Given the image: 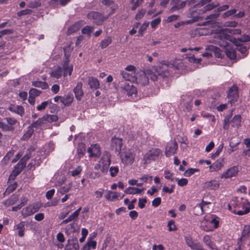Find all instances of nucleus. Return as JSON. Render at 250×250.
<instances>
[{
    "label": "nucleus",
    "instance_id": "1",
    "mask_svg": "<svg viewBox=\"0 0 250 250\" xmlns=\"http://www.w3.org/2000/svg\"><path fill=\"white\" fill-rule=\"evenodd\" d=\"M233 210L232 212L238 215H243L250 212V203L247 199L234 197L232 199Z\"/></svg>",
    "mask_w": 250,
    "mask_h": 250
},
{
    "label": "nucleus",
    "instance_id": "2",
    "mask_svg": "<svg viewBox=\"0 0 250 250\" xmlns=\"http://www.w3.org/2000/svg\"><path fill=\"white\" fill-rule=\"evenodd\" d=\"M146 74H147L149 78L153 82L158 81L161 78H166L169 75L168 71L166 68H164L163 65L158 66L155 72H153L150 70H146Z\"/></svg>",
    "mask_w": 250,
    "mask_h": 250
},
{
    "label": "nucleus",
    "instance_id": "3",
    "mask_svg": "<svg viewBox=\"0 0 250 250\" xmlns=\"http://www.w3.org/2000/svg\"><path fill=\"white\" fill-rule=\"evenodd\" d=\"M217 42L221 47L228 48L229 47L230 42L237 45L236 39L232 36L222 33L217 35Z\"/></svg>",
    "mask_w": 250,
    "mask_h": 250
},
{
    "label": "nucleus",
    "instance_id": "4",
    "mask_svg": "<svg viewBox=\"0 0 250 250\" xmlns=\"http://www.w3.org/2000/svg\"><path fill=\"white\" fill-rule=\"evenodd\" d=\"M238 87L235 84L230 87L227 92V97L229 99L228 103L231 106H235L238 104L239 99Z\"/></svg>",
    "mask_w": 250,
    "mask_h": 250
},
{
    "label": "nucleus",
    "instance_id": "5",
    "mask_svg": "<svg viewBox=\"0 0 250 250\" xmlns=\"http://www.w3.org/2000/svg\"><path fill=\"white\" fill-rule=\"evenodd\" d=\"M4 120H6L7 124L0 122V128L4 132L13 131L15 130L14 125L17 123V120L11 117H6Z\"/></svg>",
    "mask_w": 250,
    "mask_h": 250
},
{
    "label": "nucleus",
    "instance_id": "6",
    "mask_svg": "<svg viewBox=\"0 0 250 250\" xmlns=\"http://www.w3.org/2000/svg\"><path fill=\"white\" fill-rule=\"evenodd\" d=\"M89 20H92L93 22L97 25H101L103 22L108 19V16L105 17L102 14L95 11H91L87 15Z\"/></svg>",
    "mask_w": 250,
    "mask_h": 250
},
{
    "label": "nucleus",
    "instance_id": "7",
    "mask_svg": "<svg viewBox=\"0 0 250 250\" xmlns=\"http://www.w3.org/2000/svg\"><path fill=\"white\" fill-rule=\"evenodd\" d=\"M162 154L161 150L159 148H152L144 156V160L146 163H149L151 160L155 161L159 158Z\"/></svg>",
    "mask_w": 250,
    "mask_h": 250
},
{
    "label": "nucleus",
    "instance_id": "8",
    "mask_svg": "<svg viewBox=\"0 0 250 250\" xmlns=\"http://www.w3.org/2000/svg\"><path fill=\"white\" fill-rule=\"evenodd\" d=\"M134 154L129 151L124 152L121 155L122 162L125 165H131L134 161Z\"/></svg>",
    "mask_w": 250,
    "mask_h": 250
},
{
    "label": "nucleus",
    "instance_id": "9",
    "mask_svg": "<svg viewBox=\"0 0 250 250\" xmlns=\"http://www.w3.org/2000/svg\"><path fill=\"white\" fill-rule=\"evenodd\" d=\"M178 148V144L175 141L169 142L166 147L165 154L167 157L174 155Z\"/></svg>",
    "mask_w": 250,
    "mask_h": 250
},
{
    "label": "nucleus",
    "instance_id": "10",
    "mask_svg": "<svg viewBox=\"0 0 250 250\" xmlns=\"http://www.w3.org/2000/svg\"><path fill=\"white\" fill-rule=\"evenodd\" d=\"M123 146L122 139L114 137L111 140V149L115 152L120 153Z\"/></svg>",
    "mask_w": 250,
    "mask_h": 250
},
{
    "label": "nucleus",
    "instance_id": "11",
    "mask_svg": "<svg viewBox=\"0 0 250 250\" xmlns=\"http://www.w3.org/2000/svg\"><path fill=\"white\" fill-rule=\"evenodd\" d=\"M186 244L192 250H204L203 246L199 242H194L191 237H185Z\"/></svg>",
    "mask_w": 250,
    "mask_h": 250
},
{
    "label": "nucleus",
    "instance_id": "12",
    "mask_svg": "<svg viewBox=\"0 0 250 250\" xmlns=\"http://www.w3.org/2000/svg\"><path fill=\"white\" fill-rule=\"evenodd\" d=\"M87 151L90 154V157H98L101 155L100 146L97 144L92 145L91 146L88 148Z\"/></svg>",
    "mask_w": 250,
    "mask_h": 250
},
{
    "label": "nucleus",
    "instance_id": "13",
    "mask_svg": "<svg viewBox=\"0 0 250 250\" xmlns=\"http://www.w3.org/2000/svg\"><path fill=\"white\" fill-rule=\"evenodd\" d=\"M136 81L138 84L141 86H145L149 83V77L146 74V70L139 77L136 78Z\"/></svg>",
    "mask_w": 250,
    "mask_h": 250
},
{
    "label": "nucleus",
    "instance_id": "14",
    "mask_svg": "<svg viewBox=\"0 0 250 250\" xmlns=\"http://www.w3.org/2000/svg\"><path fill=\"white\" fill-rule=\"evenodd\" d=\"M238 172V167H233L229 168L226 172H224L221 175V178H229L235 176Z\"/></svg>",
    "mask_w": 250,
    "mask_h": 250
},
{
    "label": "nucleus",
    "instance_id": "15",
    "mask_svg": "<svg viewBox=\"0 0 250 250\" xmlns=\"http://www.w3.org/2000/svg\"><path fill=\"white\" fill-rule=\"evenodd\" d=\"M68 62L69 59L68 57H66L62 63L64 77H66L67 75H71L73 71L72 65H69Z\"/></svg>",
    "mask_w": 250,
    "mask_h": 250
},
{
    "label": "nucleus",
    "instance_id": "16",
    "mask_svg": "<svg viewBox=\"0 0 250 250\" xmlns=\"http://www.w3.org/2000/svg\"><path fill=\"white\" fill-rule=\"evenodd\" d=\"M220 184L216 180H213L204 183L203 188L208 190H216L219 188Z\"/></svg>",
    "mask_w": 250,
    "mask_h": 250
},
{
    "label": "nucleus",
    "instance_id": "17",
    "mask_svg": "<svg viewBox=\"0 0 250 250\" xmlns=\"http://www.w3.org/2000/svg\"><path fill=\"white\" fill-rule=\"evenodd\" d=\"M186 99H188L189 101L184 104L185 108L184 109V111L186 112H190L191 110L192 107V100L191 99L190 97L187 95H182L181 97V103H184Z\"/></svg>",
    "mask_w": 250,
    "mask_h": 250
},
{
    "label": "nucleus",
    "instance_id": "18",
    "mask_svg": "<svg viewBox=\"0 0 250 250\" xmlns=\"http://www.w3.org/2000/svg\"><path fill=\"white\" fill-rule=\"evenodd\" d=\"M185 2L181 0H172L171 3L173 4L172 7L170 8V11L174 12L176 10L181 9L185 6Z\"/></svg>",
    "mask_w": 250,
    "mask_h": 250
},
{
    "label": "nucleus",
    "instance_id": "19",
    "mask_svg": "<svg viewBox=\"0 0 250 250\" xmlns=\"http://www.w3.org/2000/svg\"><path fill=\"white\" fill-rule=\"evenodd\" d=\"M82 83L79 82L77 83L76 86L73 89L75 98L78 101H80L84 94L83 91L82 89Z\"/></svg>",
    "mask_w": 250,
    "mask_h": 250
},
{
    "label": "nucleus",
    "instance_id": "20",
    "mask_svg": "<svg viewBox=\"0 0 250 250\" xmlns=\"http://www.w3.org/2000/svg\"><path fill=\"white\" fill-rule=\"evenodd\" d=\"M8 110L10 111L16 113L21 116H22L24 113V109L21 105H10L8 107Z\"/></svg>",
    "mask_w": 250,
    "mask_h": 250
},
{
    "label": "nucleus",
    "instance_id": "21",
    "mask_svg": "<svg viewBox=\"0 0 250 250\" xmlns=\"http://www.w3.org/2000/svg\"><path fill=\"white\" fill-rule=\"evenodd\" d=\"M82 209V207H80L77 210H76L71 215H70L67 218L63 220L61 225H63L69 223V222L72 221L75 219H76L80 212V211Z\"/></svg>",
    "mask_w": 250,
    "mask_h": 250
},
{
    "label": "nucleus",
    "instance_id": "22",
    "mask_svg": "<svg viewBox=\"0 0 250 250\" xmlns=\"http://www.w3.org/2000/svg\"><path fill=\"white\" fill-rule=\"evenodd\" d=\"M250 234V225H245L242 232V235L240 238L238 239V243L239 244V243L242 241H245L247 239Z\"/></svg>",
    "mask_w": 250,
    "mask_h": 250
},
{
    "label": "nucleus",
    "instance_id": "23",
    "mask_svg": "<svg viewBox=\"0 0 250 250\" xmlns=\"http://www.w3.org/2000/svg\"><path fill=\"white\" fill-rule=\"evenodd\" d=\"M220 14L219 13L215 12L214 13L211 14L209 16H207L206 20V21L203 22V25H206L208 24H213L216 22V21L217 18L219 16Z\"/></svg>",
    "mask_w": 250,
    "mask_h": 250
},
{
    "label": "nucleus",
    "instance_id": "24",
    "mask_svg": "<svg viewBox=\"0 0 250 250\" xmlns=\"http://www.w3.org/2000/svg\"><path fill=\"white\" fill-rule=\"evenodd\" d=\"M88 84L92 89L96 90L100 87V83L98 80L93 77L88 78Z\"/></svg>",
    "mask_w": 250,
    "mask_h": 250
},
{
    "label": "nucleus",
    "instance_id": "25",
    "mask_svg": "<svg viewBox=\"0 0 250 250\" xmlns=\"http://www.w3.org/2000/svg\"><path fill=\"white\" fill-rule=\"evenodd\" d=\"M26 162H23V160H21L15 166L14 170L13 173L15 176L18 175L25 167Z\"/></svg>",
    "mask_w": 250,
    "mask_h": 250
},
{
    "label": "nucleus",
    "instance_id": "26",
    "mask_svg": "<svg viewBox=\"0 0 250 250\" xmlns=\"http://www.w3.org/2000/svg\"><path fill=\"white\" fill-rule=\"evenodd\" d=\"M241 116L240 115H235L232 119L230 120L231 126L238 129L241 126Z\"/></svg>",
    "mask_w": 250,
    "mask_h": 250
},
{
    "label": "nucleus",
    "instance_id": "27",
    "mask_svg": "<svg viewBox=\"0 0 250 250\" xmlns=\"http://www.w3.org/2000/svg\"><path fill=\"white\" fill-rule=\"evenodd\" d=\"M122 87L126 92L127 95L129 96H132L137 92L136 88L133 85H130L128 83L125 84Z\"/></svg>",
    "mask_w": 250,
    "mask_h": 250
},
{
    "label": "nucleus",
    "instance_id": "28",
    "mask_svg": "<svg viewBox=\"0 0 250 250\" xmlns=\"http://www.w3.org/2000/svg\"><path fill=\"white\" fill-rule=\"evenodd\" d=\"M25 225V222L21 221L15 226V228L18 230V235L21 237L24 235Z\"/></svg>",
    "mask_w": 250,
    "mask_h": 250
},
{
    "label": "nucleus",
    "instance_id": "29",
    "mask_svg": "<svg viewBox=\"0 0 250 250\" xmlns=\"http://www.w3.org/2000/svg\"><path fill=\"white\" fill-rule=\"evenodd\" d=\"M73 96L72 94H68L65 97H62L61 102L64 106L69 105L73 101Z\"/></svg>",
    "mask_w": 250,
    "mask_h": 250
},
{
    "label": "nucleus",
    "instance_id": "30",
    "mask_svg": "<svg viewBox=\"0 0 250 250\" xmlns=\"http://www.w3.org/2000/svg\"><path fill=\"white\" fill-rule=\"evenodd\" d=\"M77 151L78 157L80 159L84 155L85 153V145L83 143H79Z\"/></svg>",
    "mask_w": 250,
    "mask_h": 250
},
{
    "label": "nucleus",
    "instance_id": "31",
    "mask_svg": "<svg viewBox=\"0 0 250 250\" xmlns=\"http://www.w3.org/2000/svg\"><path fill=\"white\" fill-rule=\"evenodd\" d=\"M203 242L211 250L216 249L215 245L211 240V237L209 235H205L203 239Z\"/></svg>",
    "mask_w": 250,
    "mask_h": 250
},
{
    "label": "nucleus",
    "instance_id": "32",
    "mask_svg": "<svg viewBox=\"0 0 250 250\" xmlns=\"http://www.w3.org/2000/svg\"><path fill=\"white\" fill-rule=\"evenodd\" d=\"M223 159L221 161L217 160L210 166V169L212 171H217L220 169L223 166Z\"/></svg>",
    "mask_w": 250,
    "mask_h": 250
},
{
    "label": "nucleus",
    "instance_id": "33",
    "mask_svg": "<svg viewBox=\"0 0 250 250\" xmlns=\"http://www.w3.org/2000/svg\"><path fill=\"white\" fill-rule=\"evenodd\" d=\"M32 85L36 87L41 88L42 89H46L48 88V85L47 83L42 81H33Z\"/></svg>",
    "mask_w": 250,
    "mask_h": 250
},
{
    "label": "nucleus",
    "instance_id": "34",
    "mask_svg": "<svg viewBox=\"0 0 250 250\" xmlns=\"http://www.w3.org/2000/svg\"><path fill=\"white\" fill-rule=\"evenodd\" d=\"M37 210L34 209V208L31 206H28L24 208L22 211V213L24 216H28L33 214Z\"/></svg>",
    "mask_w": 250,
    "mask_h": 250
},
{
    "label": "nucleus",
    "instance_id": "35",
    "mask_svg": "<svg viewBox=\"0 0 250 250\" xmlns=\"http://www.w3.org/2000/svg\"><path fill=\"white\" fill-rule=\"evenodd\" d=\"M226 54L227 56L230 60H234L236 57V51L232 48H230L229 47L225 48Z\"/></svg>",
    "mask_w": 250,
    "mask_h": 250
},
{
    "label": "nucleus",
    "instance_id": "36",
    "mask_svg": "<svg viewBox=\"0 0 250 250\" xmlns=\"http://www.w3.org/2000/svg\"><path fill=\"white\" fill-rule=\"evenodd\" d=\"M204 205L202 203L198 204L193 208V212L195 215H202L204 213Z\"/></svg>",
    "mask_w": 250,
    "mask_h": 250
},
{
    "label": "nucleus",
    "instance_id": "37",
    "mask_svg": "<svg viewBox=\"0 0 250 250\" xmlns=\"http://www.w3.org/2000/svg\"><path fill=\"white\" fill-rule=\"evenodd\" d=\"M44 119H45V118L43 117V116H42V118H39V119L38 120H37L36 121L34 122L32 124H31V125H30V126H31V127L32 128H37L39 126H40L42 125L45 124Z\"/></svg>",
    "mask_w": 250,
    "mask_h": 250
},
{
    "label": "nucleus",
    "instance_id": "38",
    "mask_svg": "<svg viewBox=\"0 0 250 250\" xmlns=\"http://www.w3.org/2000/svg\"><path fill=\"white\" fill-rule=\"evenodd\" d=\"M112 42V39L111 37H107L105 39L103 40L100 45V47L102 49L105 48Z\"/></svg>",
    "mask_w": 250,
    "mask_h": 250
},
{
    "label": "nucleus",
    "instance_id": "39",
    "mask_svg": "<svg viewBox=\"0 0 250 250\" xmlns=\"http://www.w3.org/2000/svg\"><path fill=\"white\" fill-rule=\"evenodd\" d=\"M124 192L125 194H139L140 193V189L137 188L130 187L126 188Z\"/></svg>",
    "mask_w": 250,
    "mask_h": 250
},
{
    "label": "nucleus",
    "instance_id": "40",
    "mask_svg": "<svg viewBox=\"0 0 250 250\" xmlns=\"http://www.w3.org/2000/svg\"><path fill=\"white\" fill-rule=\"evenodd\" d=\"M43 117L45 118V123H52L53 122H56L58 120V117L56 115H48L46 114L43 116Z\"/></svg>",
    "mask_w": 250,
    "mask_h": 250
},
{
    "label": "nucleus",
    "instance_id": "41",
    "mask_svg": "<svg viewBox=\"0 0 250 250\" xmlns=\"http://www.w3.org/2000/svg\"><path fill=\"white\" fill-rule=\"evenodd\" d=\"M34 132V130L33 128L31 127L30 125L27 127V130L25 133L22 136L21 139L23 140H26L28 139L29 138L31 137L32 134Z\"/></svg>",
    "mask_w": 250,
    "mask_h": 250
},
{
    "label": "nucleus",
    "instance_id": "42",
    "mask_svg": "<svg viewBox=\"0 0 250 250\" xmlns=\"http://www.w3.org/2000/svg\"><path fill=\"white\" fill-rule=\"evenodd\" d=\"M108 162H110V164H111V158L110 155L107 153L105 154H104L100 161L99 164H101L102 166H104Z\"/></svg>",
    "mask_w": 250,
    "mask_h": 250
},
{
    "label": "nucleus",
    "instance_id": "43",
    "mask_svg": "<svg viewBox=\"0 0 250 250\" xmlns=\"http://www.w3.org/2000/svg\"><path fill=\"white\" fill-rule=\"evenodd\" d=\"M62 70L61 67L59 66L57 69L51 73V76L53 77L59 79L62 75Z\"/></svg>",
    "mask_w": 250,
    "mask_h": 250
},
{
    "label": "nucleus",
    "instance_id": "44",
    "mask_svg": "<svg viewBox=\"0 0 250 250\" xmlns=\"http://www.w3.org/2000/svg\"><path fill=\"white\" fill-rule=\"evenodd\" d=\"M41 4V0H34L29 2L28 7L31 8H36L40 7Z\"/></svg>",
    "mask_w": 250,
    "mask_h": 250
},
{
    "label": "nucleus",
    "instance_id": "45",
    "mask_svg": "<svg viewBox=\"0 0 250 250\" xmlns=\"http://www.w3.org/2000/svg\"><path fill=\"white\" fill-rule=\"evenodd\" d=\"M17 187V183H14L13 184L9 185L6 189L4 194L8 195L14 191Z\"/></svg>",
    "mask_w": 250,
    "mask_h": 250
},
{
    "label": "nucleus",
    "instance_id": "46",
    "mask_svg": "<svg viewBox=\"0 0 250 250\" xmlns=\"http://www.w3.org/2000/svg\"><path fill=\"white\" fill-rule=\"evenodd\" d=\"M52 104L51 100L43 102L40 105L37 107V109L39 111L45 109L49 104Z\"/></svg>",
    "mask_w": 250,
    "mask_h": 250
},
{
    "label": "nucleus",
    "instance_id": "47",
    "mask_svg": "<svg viewBox=\"0 0 250 250\" xmlns=\"http://www.w3.org/2000/svg\"><path fill=\"white\" fill-rule=\"evenodd\" d=\"M80 25L79 23H75L73 25L70 26L67 30L68 34H71L77 31L79 29Z\"/></svg>",
    "mask_w": 250,
    "mask_h": 250
},
{
    "label": "nucleus",
    "instance_id": "48",
    "mask_svg": "<svg viewBox=\"0 0 250 250\" xmlns=\"http://www.w3.org/2000/svg\"><path fill=\"white\" fill-rule=\"evenodd\" d=\"M198 171H199V169L198 168H190L185 171L184 175L185 176L189 177L193 174L195 172Z\"/></svg>",
    "mask_w": 250,
    "mask_h": 250
},
{
    "label": "nucleus",
    "instance_id": "49",
    "mask_svg": "<svg viewBox=\"0 0 250 250\" xmlns=\"http://www.w3.org/2000/svg\"><path fill=\"white\" fill-rule=\"evenodd\" d=\"M110 175L111 177H114L119 172V167L118 166L111 167L109 168Z\"/></svg>",
    "mask_w": 250,
    "mask_h": 250
},
{
    "label": "nucleus",
    "instance_id": "50",
    "mask_svg": "<svg viewBox=\"0 0 250 250\" xmlns=\"http://www.w3.org/2000/svg\"><path fill=\"white\" fill-rule=\"evenodd\" d=\"M148 25H149L148 22H145L141 26V27L138 31V33H139L138 36H140V37L143 36L144 32L146 29Z\"/></svg>",
    "mask_w": 250,
    "mask_h": 250
},
{
    "label": "nucleus",
    "instance_id": "51",
    "mask_svg": "<svg viewBox=\"0 0 250 250\" xmlns=\"http://www.w3.org/2000/svg\"><path fill=\"white\" fill-rule=\"evenodd\" d=\"M93 29V26L86 25L82 29V33L83 34L90 35Z\"/></svg>",
    "mask_w": 250,
    "mask_h": 250
},
{
    "label": "nucleus",
    "instance_id": "52",
    "mask_svg": "<svg viewBox=\"0 0 250 250\" xmlns=\"http://www.w3.org/2000/svg\"><path fill=\"white\" fill-rule=\"evenodd\" d=\"M218 5H219V3L217 2H216L215 3L212 2V3H208V4L206 5L204 7V12L210 10L212 9L213 8H214L215 7H216Z\"/></svg>",
    "mask_w": 250,
    "mask_h": 250
},
{
    "label": "nucleus",
    "instance_id": "53",
    "mask_svg": "<svg viewBox=\"0 0 250 250\" xmlns=\"http://www.w3.org/2000/svg\"><path fill=\"white\" fill-rule=\"evenodd\" d=\"M41 93V91H40L34 88H31L29 91V95H30V96H33L34 97L39 96Z\"/></svg>",
    "mask_w": 250,
    "mask_h": 250
},
{
    "label": "nucleus",
    "instance_id": "54",
    "mask_svg": "<svg viewBox=\"0 0 250 250\" xmlns=\"http://www.w3.org/2000/svg\"><path fill=\"white\" fill-rule=\"evenodd\" d=\"M167 227L169 231H176L177 229V228L175 225V222L173 220H171L168 222Z\"/></svg>",
    "mask_w": 250,
    "mask_h": 250
},
{
    "label": "nucleus",
    "instance_id": "55",
    "mask_svg": "<svg viewBox=\"0 0 250 250\" xmlns=\"http://www.w3.org/2000/svg\"><path fill=\"white\" fill-rule=\"evenodd\" d=\"M32 13V10L29 9H26L24 10H21L17 13V16L19 17H21L22 16H25L27 15H30Z\"/></svg>",
    "mask_w": 250,
    "mask_h": 250
},
{
    "label": "nucleus",
    "instance_id": "56",
    "mask_svg": "<svg viewBox=\"0 0 250 250\" xmlns=\"http://www.w3.org/2000/svg\"><path fill=\"white\" fill-rule=\"evenodd\" d=\"M223 147L224 144L223 143H222L218 146L215 152L212 154L211 158L212 159H215L216 157H217L222 151Z\"/></svg>",
    "mask_w": 250,
    "mask_h": 250
},
{
    "label": "nucleus",
    "instance_id": "57",
    "mask_svg": "<svg viewBox=\"0 0 250 250\" xmlns=\"http://www.w3.org/2000/svg\"><path fill=\"white\" fill-rule=\"evenodd\" d=\"M176 181H177V183L178 186L180 187H184L186 186L188 183V180L186 178H182L181 179H179L176 178L175 179Z\"/></svg>",
    "mask_w": 250,
    "mask_h": 250
},
{
    "label": "nucleus",
    "instance_id": "58",
    "mask_svg": "<svg viewBox=\"0 0 250 250\" xmlns=\"http://www.w3.org/2000/svg\"><path fill=\"white\" fill-rule=\"evenodd\" d=\"M111 241V237L110 235L109 234L106 235L105 239L103 244V249H106L108 245L110 243Z\"/></svg>",
    "mask_w": 250,
    "mask_h": 250
},
{
    "label": "nucleus",
    "instance_id": "59",
    "mask_svg": "<svg viewBox=\"0 0 250 250\" xmlns=\"http://www.w3.org/2000/svg\"><path fill=\"white\" fill-rule=\"evenodd\" d=\"M120 74L125 80L130 81L133 79L132 75L125 71H122Z\"/></svg>",
    "mask_w": 250,
    "mask_h": 250
},
{
    "label": "nucleus",
    "instance_id": "60",
    "mask_svg": "<svg viewBox=\"0 0 250 250\" xmlns=\"http://www.w3.org/2000/svg\"><path fill=\"white\" fill-rule=\"evenodd\" d=\"M71 246L73 248L74 250H79V244L78 242L77 238L75 237L71 239Z\"/></svg>",
    "mask_w": 250,
    "mask_h": 250
},
{
    "label": "nucleus",
    "instance_id": "61",
    "mask_svg": "<svg viewBox=\"0 0 250 250\" xmlns=\"http://www.w3.org/2000/svg\"><path fill=\"white\" fill-rule=\"evenodd\" d=\"M144 2V0H136V1H134L132 3L133 4L131 7V9L132 11L135 10L138 7H139L142 5Z\"/></svg>",
    "mask_w": 250,
    "mask_h": 250
},
{
    "label": "nucleus",
    "instance_id": "62",
    "mask_svg": "<svg viewBox=\"0 0 250 250\" xmlns=\"http://www.w3.org/2000/svg\"><path fill=\"white\" fill-rule=\"evenodd\" d=\"M85 244L88 245L91 249H95L96 247L97 243L95 241L93 240L92 238H88Z\"/></svg>",
    "mask_w": 250,
    "mask_h": 250
},
{
    "label": "nucleus",
    "instance_id": "63",
    "mask_svg": "<svg viewBox=\"0 0 250 250\" xmlns=\"http://www.w3.org/2000/svg\"><path fill=\"white\" fill-rule=\"evenodd\" d=\"M146 13V10L142 9L140 10L135 16V19L136 20H139L141 19Z\"/></svg>",
    "mask_w": 250,
    "mask_h": 250
},
{
    "label": "nucleus",
    "instance_id": "64",
    "mask_svg": "<svg viewBox=\"0 0 250 250\" xmlns=\"http://www.w3.org/2000/svg\"><path fill=\"white\" fill-rule=\"evenodd\" d=\"M236 10L235 9L228 10V11L225 12V13H224L222 15V17L223 18H227L230 16H231V15L234 14L236 13Z\"/></svg>",
    "mask_w": 250,
    "mask_h": 250
}]
</instances>
